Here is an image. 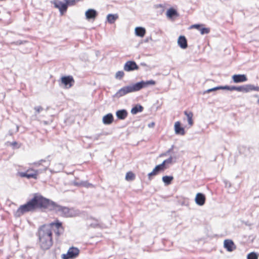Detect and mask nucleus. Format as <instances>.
I'll return each mask as SVG.
<instances>
[{"label":"nucleus","mask_w":259,"mask_h":259,"mask_svg":"<svg viewBox=\"0 0 259 259\" xmlns=\"http://www.w3.org/2000/svg\"><path fill=\"white\" fill-rule=\"evenodd\" d=\"M47 198L37 193L25 203L21 205L14 213L15 218H19L28 212H34L38 209H46Z\"/></svg>","instance_id":"obj_1"},{"label":"nucleus","mask_w":259,"mask_h":259,"mask_svg":"<svg viewBox=\"0 0 259 259\" xmlns=\"http://www.w3.org/2000/svg\"><path fill=\"white\" fill-rule=\"evenodd\" d=\"M35 235L37 237V244L41 250L46 251L52 246L53 233L50 231L45 230L39 226Z\"/></svg>","instance_id":"obj_2"},{"label":"nucleus","mask_w":259,"mask_h":259,"mask_svg":"<svg viewBox=\"0 0 259 259\" xmlns=\"http://www.w3.org/2000/svg\"><path fill=\"white\" fill-rule=\"evenodd\" d=\"M46 204V209H48L51 211H54L56 213H59L60 215L62 217L66 218L74 217L78 214V210L59 205L56 202L47 198Z\"/></svg>","instance_id":"obj_3"},{"label":"nucleus","mask_w":259,"mask_h":259,"mask_svg":"<svg viewBox=\"0 0 259 259\" xmlns=\"http://www.w3.org/2000/svg\"><path fill=\"white\" fill-rule=\"evenodd\" d=\"M44 229L50 231L53 233L54 232L56 236V240L64 232V228L63 223L58 219H55L53 222L40 225Z\"/></svg>","instance_id":"obj_4"},{"label":"nucleus","mask_w":259,"mask_h":259,"mask_svg":"<svg viewBox=\"0 0 259 259\" xmlns=\"http://www.w3.org/2000/svg\"><path fill=\"white\" fill-rule=\"evenodd\" d=\"M136 92L138 91L136 83H132L129 85L121 88L113 96V97L114 98H119L127 94Z\"/></svg>","instance_id":"obj_5"},{"label":"nucleus","mask_w":259,"mask_h":259,"mask_svg":"<svg viewBox=\"0 0 259 259\" xmlns=\"http://www.w3.org/2000/svg\"><path fill=\"white\" fill-rule=\"evenodd\" d=\"M233 91L245 93L252 91L259 92V87L251 84H244L240 86L230 85V91Z\"/></svg>","instance_id":"obj_6"},{"label":"nucleus","mask_w":259,"mask_h":259,"mask_svg":"<svg viewBox=\"0 0 259 259\" xmlns=\"http://www.w3.org/2000/svg\"><path fill=\"white\" fill-rule=\"evenodd\" d=\"M79 249L76 247L71 246L69 247L66 253L61 255L62 259H75L79 254Z\"/></svg>","instance_id":"obj_7"},{"label":"nucleus","mask_w":259,"mask_h":259,"mask_svg":"<svg viewBox=\"0 0 259 259\" xmlns=\"http://www.w3.org/2000/svg\"><path fill=\"white\" fill-rule=\"evenodd\" d=\"M74 83V80L72 76L65 75L60 78L59 85L65 89H69L73 85Z\"/></svg>","instance_id":"obj_8"},{"label":"nucleus","mask_w":259,"mask_h":259,"mask_svg":"<svg viewBox=\"0 0 259 259\" xmlns=\"http://www.w3.org/2000/svg\"><path fill=\"white\" fill-rule=\"evenodd\" d=\"M137 91H139L143 89L148 88L150 86L155 85L156 83V81L153 79L144 80H141L135 82Z\"/></svg>","instance_id":"obj_9"},{"label":"nucleus","mask_w":259,"mask_h":259,"mask_svg":"<svg viewBox=\"0 0 259 259\" xmlns=\"http://www.w3.org/2000/svg\"><path fill=\"white\" fill-rule=\"evenodd\" d=\"M51 3L54 6V7L58 9L61 15H63L67 10L66 4L64 2L60 0H53L51 1Z\"/></svg>","instance_id":"obj_10"},{"label":"nucleus","mask_w":259,"mask_h":259,"mask_svg":"<svg viewBox=\"0 0 259 259\" xmlns=\"http://www.w3.org/2000/svg\"><path fill=\"white\" fill-rule=\"evenodd\" d=\"M139 69V66L134 60H128L126 61L123 66V69L126 72H132L135 70H138Z\"/></svg>","instance_id":"obj_11"},{"label":"nucleus","mask_w":259,"mask_h":259,"mask_svg":"<svg viewBox=\"0 0 259 259\" xmlns=\"http://www.w3.org/2000/svg\"><path fill=\"white\" fill-rule=\"evenodd\" d=\"M232 81L235 83H240L248 80L247 77L245 74H235L231 77Z\"/></svg>","instance_id":"obj_12"},{"label":"nucleus","mask_w":259,"mask_h":259,"mask_svg":"<svg viewBox=\"0 0 259 259\" xmlns=\"http://www.w3.org/2000/svg\"><path fill=\"white\" fill-rule=\"evenodd\" d=\"M166 16L168 20L174 21L179 16L178 11L173 7L168 8L166 12Z\"/></svg>","instance_id":"obj_13"},{"label":"nucleus","mask_w":259,"mask_h":259,"mask_svg":"<svg viewBox=\"0 0 259 259\" xmlns=\"http://www.w3.org/2000/svg\"><path fill=\"white\" fill-rule=\"evenodd\" d=\"M98 12L94 9H89L85 12V16L88 21H94L98 16Z\"/></svg>","instance_id":"obj_14"},{"label":"nucleus","mask_w":259,"mask_h":259,"mask_svg":"<svg viewBox=\"0 0 259 259\" xmlns=\"http://www.w3.org/2000/svg\"><path fill=\"white\" fill-rule=\"evenodd\" d=\"M177 157L176 156H170L167 159L164 160L160 164L166 170L169 167V165L176 162Z\"/></svg>","instance_id":"obj_15"},{"label":"nucleus","mask_w":259,"mask_h":259,"mask_svg":"<svg viewBox=\"0 0 259 259\" xmlns=\"http://www.w3.org/2000/svg\"><path fill=\"white\" fill-rule=\"evenodd\" d=\"M224 247L227 251L232 252L236 249V246L232 240L225 239L224 241Z\"/></svg>","instance_id":"obj_16"},{"label":"nucleus","mask_w":259,"mask_h":259,"mask_svg":"<svg viewBox=\"0 0 259 259\" xmlns=\"http://www.w3.org/2000/svg\"><path fill=\"white\" fill-rule=\"evenodd\" d=\"M206 201V197L205 194L202 193H197L195 198V201L196 204L199 206H203Z\"/></svg>","instance_id":"obj_17"},{"label":"nucleus","mask_w":259,"mask_h":259,"mask_svg":"<svg viewBox=\"0 0 259 259\" xmlns=\"http://www.w3.org/2000/svg\"><path fill=\"white\" fill-rule=\"evenodd\" d=\"M174 130L176 135L183 136L186 133L185 128L182 126L181 122L180 121H177L175 123Z\"/></svg>","instance_id":"obj_18"},{"label":"nucleus","mask_w":259,"mask_h":259,"mask_svg":"<svg viewBox=\"0 0 259 259\" xmlns=\"http://www.w3.org/2000/svg\"><path fill=\"white\" fill-rule=\"evenodd\" d=\"M73 185L78 187L90 188L93 187L94 185L87 181L75 180L73 182Z\"/></svg>","instance_id":"obj_19"},{"label":"nucleus","mask_w":259,"mask_h":259,"mask_svg":"<svg viewBox=\"0 0 259 259\" xmlns=\"http://www.w3.org/2000/svg\"><path fill=\"white\" fill-rule=\"evenodd\" d=\"M117 119L118 120H124L128 115V112L125 109L117 110L115 112Z\"/></svg>","instance_id":"obj_20"},{"label":"nucleus","mask_w":259,"mask_h":259,"mask_svg":"<svg viewBox=\"0 0 259 259\" xmlns=\"http://www.w3.org/2000/svg\"><path fill=\"white\" fill-rule=\"evenodd\" d=\"M178 46L182 49H186L188 47L187 39L185 36L180 35L178 39Z\"/></svg>","instance_id":"obj_21"},{"label":"nucleus","mask_w":259,"mask_h":259,"mask_svg":"<svg viewBox=\"0 0 259 259\" xmlns=\"http://www.w3.org/2000/svg\"><path fill=\"white\" fill-rule=\"evenodd\" d=\"M114 121V116L111 113H107L103 116L102 118V122L105 125H110Z\"/></svg>","instance_id":"obj_22"},{"label":"nucleus","mask_w":259,"mask_h":259,"mask_svg":"<svg viewBox=\"0 0 259 259\" xmlns=\"http://www.w3.org/2000/svg\"><path fill=\"white\" fill-rule=\"evenodd\" d=\"M144 107L140 104H136L133 106L131 112L133 115H136L139 113H141L144 110Z\"/></svg>","instance_id":"obj_23"},{"label":"nucleus","mask_w":259,"mask_h":259,"mask_svg":"<svg viewBox=\"0 0 259 259\" xmlns=\"http://www.w3.org/2000/svg\"><path fill=\"white\" fill-rule=\"evenodd\" d=\"M117 14H108L106 16V22L110 24H112L118 19Z\"/></svg>","instance_id":"obj_24"},{"label":"nucleus","mask_w":259,"mask_h":259,"mask_svg":"<svg viewBox=\"0 0 259 259\" xmlns=\"http://www.w3.org/2000/svg\"><path fill=\"white\" fill-rule=\"evenodd\" d=\"M146 29L141 26L136 27L135 29V35L141 37H144L146 34Z\"/></svg>","instance_id":"obj_25"},{"label":"nucleus","mask_w":259,"mask_h":259,"mask_svg":"<svg viewBox=\"0 0 259 259\" xmlns=\"http://www.w3.org/2000/svg\"><path fill=\"white\" fill-rule=\"evenodd\" d=\"M239 152L245 157L248 156L250 155V148L244 146H240L239 148Z\"/></svg>","instance_id":"obj_26"},{"label":"nucleus","mask_w":259,"mask_h":259,"mask_svg":"<svg viewBox=\"0 0 259 259\" xmlns=\"http://www.w3.org/2000/svg\"><path fill=\"white\" fill-rule=\"evenodd\" d=\"M184 114L186 116L188 124L191 126L194 124L193 120V113L191 111H185L184 112Z\"/></svg>","instance_id":"obj_27"},{"label":"nucleus","mask_w":259,"mask_h":259,"mask_svg":"<svg viewBox=\"0 0 259 259\" xmlns=\"http://www.w3.org/2000/svg\"><path fill=\"white\" fill-rule=\"evenodd\" d=\"M174 180L172 176H164L162 178V181L165 186H168L171 184Z\"/></svg>","instance_id":"obj_28"},{"label":"nucleus","mask_w":259,"mask_h":259,"mask_svg":"<svg viewBox=\"0 0 259 259\" xmlns=\"http://www.w3.org/2000/svg\"><path fill=\"white\" fill-rule=\"evenodd\" d=\"M33 179L35 180L37 179L35 169L33 168H29L28 169V179Z\"/></svg>","instance_id":"obj_29"},{"label":"nucleus","mask_w":259,"mask_h":259,"mask_svg":"<svg viewBox=\"0 0 259 259\" xmlns=\"http://www.w3.org/2000/svg\"><path fill=\"white\" fill-rule=\"evenodd\" d=\"M136 179V175L132 171H129L126 172L125 177V179L127 181H133Z\"/></svg>","instance_id":"obj_30"},{"label":"nucleus","mask_w":259,"mask_h":259,"mask_svg":"<svg viewBox=\"0 0 259 259\" xmlns=\"http://www.w3.org/2000/svg\"><path fill=\"white\" fill-rule=\"evenodd\" d=\"M51 163V160H49V163L47 164L46 165H44L43 168H39L38 169H35V171L36 172L37 177L38 178V174L43 173L44 172H45L48 169V167L50 166Z\"/></svg>","instance_id":"obj_31"},{"label":"nucleus","mask_w":259,"mask_h":259,"mask_svg":"<svg viewBox=\"0 0 259 259\" xmlns=\"http://www.w3.org/2000/svg\"><path fill=\"white\" fill-rule=\"evenodd\" d=\"M259 257V253L252 251L247 254V259H258Z\"/></svg>","instance_id":"obj_32"},{"label":"nucleus","mask_w":259,"mask_h":259,"mask_svg":"<svg viewBox=\"0 0 259 259\" xmlns=\"http://www.w3.org/2000/svg\"><path fill=\"white\" fill-rule=\"evenodd\" d=\"M153 169L154 170V172H155V173L157 175L160 172H163L165 170L163 169V167L161 166V165L160 164L156 165Z\"/></svg>","instance_id":"obj_33"},{"label":"nucleus","mask_w":259,"mask_h":259,"mask_svg":"<svg viewBox=\"0 0 259 259\" xmlns=\"http://www.w3.org/2000/svg\"><path fill=\"white\" fill-rule=\"evenodd\" d=\"M210 31V29L208 27H205V25L203 24V26L200 29V34L202 35L208 34Z\"/></svg>","instance_id":"obj_34"},{"label":"nucleus","mask_w":259,"mask_h":259,"mask_svg":"<svg viewBox=\"0 0 259 259\" xmlns=\"http://www.w3.org/2000/svg\"><path fill=\"white\" fill-rule=\"evenodd\" d=\"M174 147H175L174 145H172L168 150H167L166 152L161 154L160 156V157L166 156L169 155L170 153H174V152L173 150L174 149Z\"/></svg>","instance_id":"obj_35"},{"label":"nucleus","mask_w":259,"mask_h":259,"mask_svg":"<svg viewBox=\"0 0 259 259\" xmlns=\"http://www.w3.org/2000/svg\"><path fill=\"white\" fill-rule=\"evenodd\" d=\"M28 42V40H18L17 41H12L11 42V45H16V46H19L22 45H24Z\"/></svg>","instance_id":"obj_36"},{"label":"nucleus","mask_w":259,"mask_h":259,"mask_svg":"<svg viewBox=\"0 0 259 259\" xmlns=\"http://www.w3.org/2000/svg\"><path fill=\"white\" fill-rule=\"evenodd\" d=\"M90 219H91V220H95L97 222H98V220L97 219H96V218H93V217H91L90 218H89ZM90 226L91 227V228H100V224H99L98 223H91L90 225Z\"/></svg>","instance_id":"obj_37"},{"label":"nucleus","mask_w":259,"mask_h":259,"mask_svg":"<svg viewBox=\"0 0 259 259\" xmlns=\"http://www.w3.org/2000/svg\"><path fill=\"white\" fill-rule=\"evenodd\" d=\"M102 135V133L97 134L92 136H85V137L87 139H92L93 141L98 140L100 137Z\"/></svg>","instance_id":"obj_38"},{"label":"nucleus","mask_w":259,"mask_h":259,"mask_svg":"<svg viewBox=\"0 0 259 259\" xmlns=\"http://www.w3.org/2000/svg\"><path fill=\"white\" fill-rule=\"evenodd\" d=\"M64 2L66 4L67 9L68 7L73 6L76 3V0H64Z\"/></svg>","instance_id":"obj_39"},{"label":"nucleus","mask_w":259,"mask_h":259,"mask_svg":"<svg viewBox=\"0 0 259 259\" xmlns=\"http://www.w3.org/2000/svg\"><path fill=\"white\" fill-rule=\"evenodd\" d=\"M220 90V85L213 87V88H211V89H209L204 91L203 94H205L209 93L210 92H214V91H218V90Z\"/></svg>","instance_id":"obj_40"},{"label":"nucleus","mask_w":259,"mask_h":259,"mask_svg":"<svg viewBox=\"0 0 259 259\" xmlns=\"http://www.w3.org/2000/svg\"><path fill=\"white\" fill-rule=\"evenodd\" d=\"M124 75V73L123 71H118L115 74V78L121 79Z\"/></svg>","instance_id":"obj_41"},{"label":"nucleus","mask_w":259,"mask_h":259,"mask_svg":"<svg viewBox=\"0 0 259 259\" xmlns=\"http://www.w3.org/2000/svg\"><path fill=\"white\" fill-rule=\"evenodd\" d=\"M202 26H203V24H195L192 25L190 26V28L196 29L197 30L200 31Z\"/></svg>","instance_id":"obj_42"},{"label":"nucleus","mask_w":259,"mask_h":259,"mask_svg":"<svg viewBox=\"0 0 259 259\" xmlns=\"http://www.w3.org/2000/svg\"><path fill=\"white\" fill-rule=\"evenodd\" d=\"M157 175L154 172L153 169L152 171L148 174V177L149 181H151L153 179V177L157 176Z\"/></svg>","instance_id":"obj_43"},{"label":"nucleus","mask_w":259,"mask_h":259,"mask_svg":"<svg viewBox=\"0 0 259 259\" xmlns=\"http://www.w3.org/2000/svg\"><path fill=\"white\" fill-rule=\"evenodd\" d=\"M10 145L12 147L13 149H18L20 148V146H18V143L16 141H14L12 142H9Z\"/></svg>","instance_id":"obj_44"},{"label":"nucleus","mask_w":259,"mask_h":259,"mask_svg":"<svg viewBox=\"0 0 259 259\" xmlns=\"http://www.w3.org/2000/svg\"><path fill=\"white\" fill-rule=\"evenodd\" d=\"M223 183L226 188H230L232 186L231 182L226 179L223 180Z\"/></svg>","instance_id":"obj_45"},{"label":"nucleus","mask_w":259,"mask_h":259,"mask_svg":"<svg viewBox=\"0 0 259 259\" xmlns=\"http://www.w3.org/2000/svg\"><path fill=\"white\" fill-rule=\"evenodd\" d=\"M19 176L21 178H26L28 179V170L24 172H19Z\"/></svg>","instance_id":"obj_46"},{"label":"nucleus","mask_w":259,"mask_h":259,"mask_svg":"<svg viewBox=\"0 0 259 259\" xmlns=\"http://www.w3.org/2000/svg\"><path fill=\"white\" fill-rule=\"evenodd\" d=\"M36 113H39L41 111L43 110V108L40 106H35L34 108Z\"/></svg>","instance_id":"obj_47"},{"label":"nucleus","mask_w":259,"mask_h":259,"mask_svg":"<svg viewBox=\"0 0 259 259\" xmlns=\"http://www.w3.org/2000/svg\"><path fill=\"white\" fill-rule=\"evenodd\" d=\"M220 90H227L230 91V85H220Z\"/></svg>","instance_id":"obj_48"},{"label":"nucleus","mask_w":259,"mask_h":259,"mask_svg":"<svg viewBox=\"0 0 259 259\" xmlns=\"http://www.w3.org/2000/svg\"><path fill=\"white\" fill-rule=\"evenodd\" d=\"M155 8H161V13L163 12L164 10V7L161 4H157V5H155Z\"/></svg>","instance_id":"obj_49"},{"label":"nucleus","mask_w":259,"mask_h":259,"mask_svg":"<svg viewBox=\"0 0 259 259\" xmlns=\"http://www.w3.org/2000/svg\"><path fill=\"white\" fill-rule=\"evenodd\" d=\"M140 65L142 66H145V67H148V69H146V70H145L146 71H149V70H150V67L148 65H147L145 62H141L140 63Z\"/></svg>","instance_id":"obj_50"},{"label":"nucleus","mask_w":259,"mask_h":259,"mask_svg":"<svg viewBox=\"0 0 259 259\" xmlns=\"http://www.w3.org/2000/svg\"><path fill=\"white\" fill-rule=\"evenodd\" d=\"M155 123L154 122H152L148 124V126L150 128L153 127L155 126Z\"/></svg>","instance_id":"obj_51"},{"label":"nucleus","mask_w":259,"mask_h":259,"mask_svg":"<svg viewBox=\"0 0 259 259\" xmlns=\"http://www.w3.org/2000/svg\"><path fill=\"white\" fill-rule=\"evenodd\" d=\"M41 163H41V162H40V161L39 160V161H37V162H34L33 164H34V165H35L36 166H40V165H41Z\"/></svg>","instance_id":"obj_52"},{"label":"nucleus","mask_w":259,"mask_h":259,"mask_svg":"<svg viewBox=\"0 0 259 259\" xmlns=\"http://www.w3.org/2000/svg\"><path fill=\"white\" fill-rule=\"evenodd\" d=\"M243 223L247 226H251L252 225V224L250 223L249 221H246V222L243 221Z\"/></svg>","instance_id":"obj_53"},{"label":"nucleus","mask_w":259,"mask_h":259,"mask_svg":"<svg viewBox=\"0 0 259 259\" xmlns=\"http://www.w3.org/2000/svg\"><path fill=\"white\" fill-rule=\"evenodd\" d=\"M149 39H152L151 37H147L146 38H145V39H144V41L145 42H148V41H149Z\"/></svg>","instance_id":"obj_54"},{"label":"nucleus","mask_w":259,"mask_h":259,"mask_svg":"<svg viewBox=\"0 0 259 259\" xmlns=\"http://www.w3.org/2000/svg\"><path fill=\"white\" fill-rule=\"evenodd\" d=\"M51 157V155H48L46 157V160H47V164L49 163V160H51L49 158L50 157Z\"/></svg>","instance_id":"obj_55"},{"label":"nucleus","mask_w":259,"mask_h":259,"mask_svg":"<svg viewBox=\"0 0 259 259\" xmlns=\"http://www.w3.org/2000/svg\"><path fill=\"white\" fill-rule=\"evenodd\" d=\"M40 162H47L46 159H40Z\"/></svg>","instance_id":"obj_56"},{"label":"nucleus","mask_w":259,"mask_h":259,"mask_svg":"<svg viewBox=\"0 0 259 259\" xmlns=\"http://www.w3.org/2000/svg\"><path fill=\"white\" fill-rule=\"evenodd\" d=\"M253 97H254V98H259V96L257 94H254L253 95Z\"/></svg>","instance_id":"obj_57"},{"label":"nucleus","mask_w":259,"mask_h":259,"mask_svg":"<svg viewBox=\"0 0 259 259\" xmlns=\"http://www.w3.org/2000/svg\"><path fill=\"white\" fill-rule=\"evenodd\" d=\"M58 165L60 166L62 168H63V164L61 163L58 164Z\"/></svg>","instance_id":"obj_58"},{"label":"nucleus","mask_w":259,"mask_h":259,"mask_svg":"<svg viewBox=\"0 0 259 259\" xmlns=\"http://www.w3.org/2000/svg\"><path fill=\"white\" fill-rule=\"evenodd\" d=\"M9 134L10 136H12V134H13V133H12V132L11 131H9Z\"/></svg>","instance_id":"obj_59"},{"label":"nucleus","mask_w":259,"mask_h":259,"mask_svg":"<svg viewBox=\"0 0 259 259\" xmlns=\"http://www.w3.org/2000/svg\"><path fill=\"white\" fill-rule=\"evenodd\" d=\"M256 103H257L258 105H259V97H258V100H257Z\"/></svg>","instance_id":"obj_60"}]
</instances>
